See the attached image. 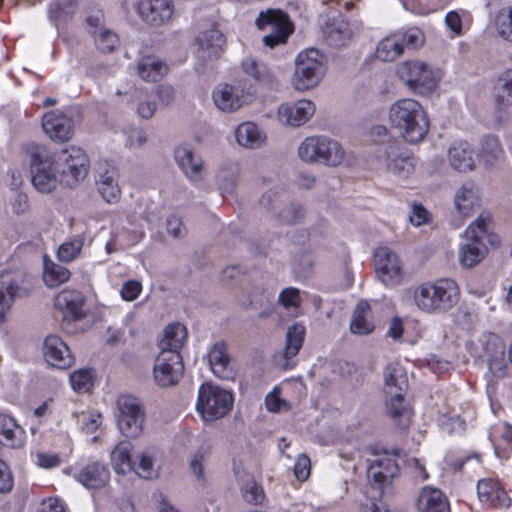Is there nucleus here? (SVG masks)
<instances>
[{
  "label": "nucleus",
  "instance_id": "c03bdc74",
  "mask_svg": "<svg viewBox=\"0 0 512 512\" xmlns=\"http://www.w3.org/2000/svg\"><path fill=\"white\" fill-rule=\"evenodd\" d=\"M390 401L387 403V412L393 418L397 425L406 427L410 421V410L404 405V394L397 392L395 395H389Z\"/></svg>",
  "mask_w": 512,
  "mask_h": 512
},
{
  "label": "nucleus",
  "instance_id": "412c9836",
  "mask_svg": "<svg viewBox=\"0 0 512 512\" xmlns=\"http://www.w3.org/2000/svg\"><path fill=\"white\" fill-rule=\"evenodd\" d=\"M207 359L213 374L223 380H232L235 377L233 359L228 352L225 341L214 343L208 353Z\"/></svg>",
  "mask_w": 512,
  "mask_h": 512
},
{
  "label": "nucleus",
  "instance_id": "f704fd0d",
  "mask_svg": "<svg viewBox=\"0 0 512 512\" xmlns=\"http://www.w3.org/2000/svg\"><path fill=\"white\" fill-rule=\"evenodd\" d=\"M236 139L239 145L256 149L261 147L266 141V135L259 127L252 122L240 124L236 129Z\"/></svg>",
  "mask_w": 512,
  "mask_h": 512
},
{
  "label": "nucleus",
  "instance_id": "bf43d9fd",
  "mask_svg": "<svg viewBox=\"0 0 512 512\" xmlns=\"http://www.w3.org/2000/svg\"><path fill=\"white\" fill-rule=\"evenodd\" d=\"M70 382L74 390H88L92 385V375L89 370H78L70 375Z\"/></svg>",
  "mask_w": 512,
  "mask_h": 512
},
{
  "label": "nucleus",
  "instance_id": "774afa93",
  "mask_svg": "<svg viewBox=\"0 0 512 512\" xmlns=\"http://www.w3.org/2000/svg\"><path fill=\"white\" fill-rule=\"evenodd\" d=\"M207 455L208 449L205 447H200L190 461V467L192 469V472L195 474L197 478L202 477L203 461L207 457Z\"/></svg>",
  "mask_w": 512,
  "mask_h": 512
},
{
  "label": "nucleus",
  "instance_id": "69168bd1",
  "mask_svg": "<svg viewBox=\"0 0 512 512\" xmlns=\"http://www.w3.org/2000/svg\"><path fill=\"white\" fill-rule=\"evenodd\" d=\"M142 290L141 283L135 280L125 282L121 288L120 294L125 301L135 300Z\"/></svg>",
  "mask_w": 512,
  "mask_h": 512
},
{
  "label": "nucleus",
  "instance_id": "de8ad7c7",
  "mask_svg": "<svg viewBox=\"0 0 512 512\" xmlns=\"http://www.w3.org/2000/svg\"><path fill=\"white\" fill-rule=\"evenodd\" d=\"M239 169L236 164L222 166L217 173V183L222 193L232 194L237 186Z\"/></svg>",
  "mask_w": 512,
  "mask_h": 512
},
{
  "label": "nucleus",
  "instance_id": "8fccbe9b",
  "mask_svg": "<svg viewBox=\"0 0 512 512\" xmlns=\"http://www.w3.org/2000/svg\"><path fill=\"white\" fill-rule=\"evenodd\" d=\"M70 271L56 263L45 264L43 281L48 287H57L70 278Z\"/></svg>",
  "mask_w": 512,
  "mask_h": 512
},
{
  "label": "nucleus",
  "instance_id": "4d7b16f0",
  "mask_svg": "<svg viewBox=\"0 0 512 512\" xmlns=\"http://www.w3.org/2000/svg\"><path fill=\"white\" fill-rule=\"evenodd\" d=\"M328 36L335 40L339 45H344L350 37L348 24L343 20L335 21L328 29Z\"/></svg>",
  "mask_w": 512,
  "mask_h": 512
},
{
  "label": "nucleus",
  "instance_id": "2eb2a0df",
  "mask_svg": "<svg viewBox=\"0 0 512 512\" xmlns=\"http://www.w3.org/2000/svg\"><path fill=\"white\" fill-rule=\"evenodd\" d=\"M184 374V363L180 353L162 352L155 359L153 376L161 388L176 386Z\"/></svg>",
  "mask_w": 512,
  "mask_h": 512
},
{
  "label": "nucleus",
  "instance_id": "13d9d810",
  "mask_svg": "<svg viewBox=\"0 0 512 512\" xmlns=\"http://www.w3.org/2000/svg\"><path fill=\"white\" fill-rule=\"evenodd\" d=\"M283 194L284 193L281 189H269L263 193L259 200V204L267 211H274L282 201Z\"/></svg>",
  "mask_w": 512,
  "mask_h": 512
},
{
  "label": "nucleus",
  "instance_id": "4be33fe9",
  "mask_svg": "<svg viewBox=\"0 0 512 512\" xmlns=\"http://www.w3.org/2000/svg\"><path fill=\"white\" fill-rule=\"evenodd\" d=\"M197 57L202 61L218 59L226 42L223 33L215 27L203 31L197 37Z\"/></svg>",
  "mask_w": 512,
  "mask_h": 512
},
{
  "label": "nucleus",
  "instance_id": "09e8293b",
  "mask_svg": "<svg viewBox=\"0 0 512 512\" xmlns=\"http://www.w3.org/2000/svg\"><path fill=\"white\" fill-rule=\"evenodd\" d=\"M305 215L303 205L297 201H291L281 211L275 214L276 220L283 225H295L299 223Z\"/></svg>",
  "mask_w": 512,
  "mask_h": 512
},
{
  "label": "nucleus",
  "instance_id": "e2e57ef3",
  "mask_svg": "<svg viewBox=\"0 0 512 512\" xmlns=\"http://www.w3.org/2000/svg\"><path fill=\"white\" fill-rule=\"evenodd\" d=\"M313 266L312 258L309 254H301L297 256L293 262L294 272L299 277H306Z\"/></svg>",
  "mask_w": 512,
  "mask_h": 512
},
{
  "label": "nucleus",
  "instance_id": "3c124183",
  "mask_svg": "<svg viewBox=\"0 0 512 512\" xmlns=\"http://www.w3.org/2000/svg\"><path fill=\"white\" fill-rule=\"evenodd\" d=\"M153 456L154 451L152 449H146L142 451L138 456V462H135V471L140 477L144 479H152L157 476V471L153 468Z\"/></svg>",
  "mask_w": 512,
  "mask_h": 512
},
{
  "label": "nucleus",
  "instance_id": "5fc2aeb1",
  "mask_svg": "<svg viewBox=\"0 0 512 512\" xmlns=\"http://www.w3.org/2000/svg\"><path fill=\"white\" fill-rule=\"evenodd\" d=\"M477 494L482 502L493 501V496L495 495L498 499L500 498V494H503L497 488V483H495L491 479H482L478 481L477 484Z\"/></svg>",
  "mask_w": 512,
  "mask_h": 512
},
{
  "label": "nucleus",
  "instance_id": "39448f33",
  "mask_svg": "<svg viewBox=\"0 0 512 512\" xmlns=\"http://www.w3.org/2000/svg\"><path fill=\"white\" fill-rule=\"evenodd\" d=\"M31 182L41 193L52 192L58 183L59 174L54 154L45 146L37 145L29 152Z\"/></svg>",
  "mask_w": 512,
  "mask_h": 512
},
{
  "label": "nucleus",
  "instance_id": "ddd939ff",
  "mask_svg": "<svg viewBox=\"0 0 512 512\" xmlns=\"http://www.w3.org/2000/svg\"><path fill=\"white\" fill-rule=\"evenodd\" d=\"M397 75L411 90L419 95H428L437 86L431 69L418 60H408L397 67Z\"/></svg>",
  "mask_w": 512,
  "mask_h": 512
},
{
  "label": "nucleus",
  "instance_id": "49530a36",
  "mask_svg": "<svg viewBox=\"0 0 512 512\" xmlns=\"http://www.w3.org/2000/svg\"><path fill=\"white\" fill-rule=\"evenodd\" d=\"M166 72V64L153 58H145L138 64V74L149 82L158 81Z\"/></svg>",
  "mask_w": 512,
  "mask_h": 512
},
{
  "label": "nucleus",
  "instance_id": "a211bd4d",
  "mask_svg": "<svg viewBox=\"0 0 512 512\" xmlns=\"http://www.w3.org/2000/svg\"><path fill=\"white\" fill-rule=\"evenodd\" d=\"M43 355L49 365L62 370L70 368L75 361L67 344L54 334L45 338Z\"/></svg>",
  "mask_w": 512,
  "mask_h": 512
},
{
  "label": "nucleus",
  "instance_id": "c756f323",
  "mask_svg": "<svg viewBox=\"0 0 512 512\" xmlns=\"http://www.w3.org/2000/svg\"><path fill=\"white\" fill-rule=\"evenodd\" d=\"M448 159L451 167L460 172L474 169L473 150L466 141L455 142L449 149Z\"/></svg>",
  "mask_w": 512,
  "mask_h": 512
},
{
  "label": "nucleus",
  "instance_id": "1a4fd4ad",
  "mask_svg": "<svg viewBox=\"0 0 512 512\" xmlns=\"http://www.w3.org/2000/svg\"><path fill=\"white\" fill-rule=\"evenodd\" d=\"M117 425L127 438H137L143 431L144 407L140 399L132 395H120L116 400Z\"/></svg>",
  "mask_w": 512,
  "mask_h": 512
},
{
  "label": "nucleus",
  "instance_id": "37998d69",
  "mask_svg": "<svg viewBox=\"0 0 512 512\" xmlns=\"http://www.w3.org/2000/svg\"><path fill=\"white\" fill-rule=\"evenodd\" d=\"M242 67L246 74L252 76L258 82L265 85L274 83L275 77L265 63L258 62L254 58H246L242 62Z\"/></svg>",
  "mask_w": 512,
  "mask_h": 512
},
{
  "label": "nucleus",
  "instance_id": "9b49d317",
  "mask_svg": "<svg viewBox=\"0 0 512 512\" xmlns=\"http://www.w3.org/2000/svg\"><path fill=\"white\" fill-rule=\"evenodd\" d=\"M255 24L260 30L269 31L263 37V42L270 48L285 43L294 30L288 15L281 10L268 9L261 11Z\"/></svg>",
  "mask_w": 512,
  "mask_h": 512
},
{
  "label": "nucleus",
  "instance_id": "aec40b11",
  "mask_svg": "<svg viewBox=\"0 0 512 512\" xmlns=\"http://www.w3.org/2000/svg\"><path fill=\"white\" fill-rule=\"evenodd\" d=\"M505 349V342L500 336L491 333L485 337L484 351L487 355L488 368L492 375L499 379L507 376Z\"/></svg>",
  "mask_w": 512,
  "mask_h": 512
},
{
  "label": "nucleus",
  "instance_id": "6e6552de",
  "mask_svg": "<svg viewBox=\"0 0 512 512\" xmlns=\"http://www.w3.org/2000/svg\"><path fill=\"white\" fill-rule=\"evenodd\" d=\"M376 158L381 167L398 177L406 178L415 168L413 158L399 140L383 141L377 148Z\"/></svg>",
  "mask_w": 512,
  "mask_h": 512
},
{
  "label": "nucleus",
  "instance_id": "c85d7f7f",
  "mask_svg": "<svg viewBox=\"0 0 512 512\" xmlns=\"http://www.w3.org/2000/svg\"><path fill=\"white\" fill-rule=\"evenodd\" d=\"M174 157L180 169L189 179L199 181L202 178L203 162L190 149L179 146L175 149Z\"/></svg>",
  "mask_w": 512,
  "mask_h": 512
},
{
  "label": "nucleus",
  "instance_id": "2f4dec72",
  "mask_svg": "<svg viewBox=\"0 0 512 512\" xmlns=\"http://www.w3.org/2000/svg\"><path fill=\"white\" fill-rule=\"evenodd\" d=\"M187 339L186 327L180 323L168 325L164 330V337L159 343L162 352L180 353Z\"/></svg>",
  "mask_w": 512,
  "mask_h": 512
},
{
  "label": "nucleus",
  "instance_id": "338daca9",
  "mask_svg": "<svg viewBox=\"0 0 512 512\" xmlns=\"http://www.w3.org/2000/svg\"><path fill=\"white\" fill-rule=\"evenodd\" d=\"M13 483V476L8 465L0 459V492H10L13 488Z\"/></svg>",
  "mask_w": 512,
  "mask_h": 512
},
{
  "label": "nucleus",
  "instance_id": "dca6fc26",
  "mask_svg": "<svg viewBox=\"0 0 512 512\" xmlns=\"http://www.w3.org/2000/svg\"><path fill=\"white\" fill-rule=\"evenodd\" d=\"M374 263L377 277L383 284L393 286L401 282V262L389 248H378L374 253Z\"/></svg>",
  "mask_w": 512,
  "mask_h": 512
},
{
  "label": "nucleus",
  "instance_id": "a878e982",
  "mask_svg": "<svg viewBox=\"0 0 512 512\" xmlns=\"http://www.w3.org/2000/svg\"><path fill=\"white\" fill-rule=\"evenodd\" d=\"M76 478L88 489H101L108 484L110 472L105 464L92 462L84 466Z\"/></svg>",
  "mask_w": 512,
  "mask_h": 512
},
{
  "label": "nucleus",
  "instance_id": "423d86ee",
  "mask_svg": "<svg viewBox=\"0 0 512 512\" xmlns=\"http://www.w3.org/2000/svg\"><path fill=\"white\" fill-rule=\"evenodd\" d=\"M325 74L324 56L311 48L301 52L295 62L292 84L295 89L305 91L316 87Z\"/></svg>",
  "mask_w": 512,
  "mask_h": 512
},
{
  "label": "nucleus",
  "instance_id": "79ce46f5",
  "mask_svg": "<svg viewBox=\"0 0 512 512\" xmlns=\"http://www.w3.org/2000/svg\"><path fill=\"white\" fill-rule=\"evenodd\" d=\"M403 53L402 46L396 34L390 35L378 43L376 57L383 62H391Z\"/></svg>",
  "mask_w": 512,
  "mask_h": 512
},
{
  "label": "nucleus",
  "instance_id": "4468645a",
  "mask_svg": "<svg viewBox=\"0 0 512 512\" xmlns=\"http://www.w3.org/2000/svg\"><path fill=\"white\" fill-rule=\"evenodd\" d=\"M30 291L31 284L24 273L8 272L0 276V324L5 322L15 300L27 297Z\"/></svg>",
  "mask_w": 512,
  "mask_h": 512
},
{
  "label": "nucleus",
  "instance_id": "f257e3e1",
  "mask_svg": "<svg viewBox=\"0 0 512 512\" xmlns=\"http://www.w3.org/2000/svg\"><path fill=\"white\" fill-rule=\"evenodd\" d=\"M389 121L399 135L410 143L422 141L429 131V118L422 105L410 98L396 101L389 108Z\"/></svg>",
  "mask_w": 512,
  "mask_h": 512
},
{
  "label": "nucleus",
  "instance_id": "72a5a7b5",
  "mask_svg": "<svg viewBox=\"0 0 512 512\" xmlns=\"http://www.w3.org/2000/svg\"><path fill=\"white\" fill-rule=\"evenodd\" d=\"M96 182L99 193L108 203L117 201L121 191L118 186L117 172L114 168H105L103 172L99 173Z\"/></svg>",
  "mask_w": 512,
  "mask_h": 512
},
{
  "label": "nucleus",
  "instance_id": "7c9ffc66",
  "mask_svg": "<svg viewBox=\"0 0 512 512\" xmlns=\"http://www.w3.org/2000/svg\"><path fill=\"white\" fill-rule=\"evenodd\" d=\"M496 90L498 91L495 96L496 118L501 119V113L512 105V68L507 69L498 77L496 82Z\"/></svg>",
  "mask_w": 512,
  "mask_h": 512
},
{
  "label": "nucleus",
  "instance_id": "0eeeda50",
  "mask_svg": "<svg viewBox=\"0 0 512 512\" xmlns=\"http://www.w3.org/2000/svg\"><path fill=\"white\" fill-rule=\"evenodd\" d=\"M233 401V395L229 391L205 383L199 388L196 408L205 421H214L231 410Z\"/></svg>",
  "mask_w": 512,
  "mask_h": 512
},
{
  "label": "nucleus",
  "instance_id": "ea45409f",
  "mask_svg": "<svg viewBox=\"0 0 512 512\" xmlns=\"http://www.w3.org/2000/svg\"><path fill=\"white\" fill-rule=\"evenodd\" d=\"M23 433L22 428L12 417L0 414V436L4 438V440H0L1 443L6 446L16 447L20 444Z\"/></svg>",
  "mask_w": 512,
  "mask_h": 512
},
{
  "label": "nucleus",
  "instance_id": "052dcab7",
  "mask_svg": "<svg viewBox=\"0 0 512 512\" xmlns=\"http://www.w3.org/2000/svg\"><path fill=\"white\" fill-rule=\"evenodd\" d=\"M243 498L251 504H258L264 497L263 490L256 483H248L242 488Z\"/></svg>",
  "mask_w": 512,
  "mask_h": 512
},
{
  "label": "nucleus",
  "instance_id": "603ef678",
  "mask_svg": "<svg viewBox=\"0 0 512 512\" xmlns=\"http://www.w3.org/2000/svg\"><path fill=\"white\" fill-rule=\"evenodd\" d=\"M404 50V47L416 49L424 43V35L418 28H410L403 33L396 34Z\"/></svg>",
  "mask_w": 512,
  "mask_h": 512
},
{
  "label": "nucleus",
  "instance_id": "680f3d73",
  "mask_svg": "<svg viewBox=\"0 0 512 512\" xmlns=\"http://www.w3.org/2000/svg\"><path fill=\"white\" fill-rule=\"evenodd\" d=\"M311 462L307 455H300L294 465V475L299 481H305L310 475Z\"/></svg>",
  "mask_w": 512,
  "mask_h": 512
},
{
  "label": "nucleus",
  "instance_id": "58836bf2",
  "mask_svg": "<svg viewBox=\"0 0 512 512\" xmlns=\"http://www.w3.org/2000/svg\"><path fill=\"white\" fill-rule=\"evenodd\" d=\"M384 380L387 395H395L398 391L404 394L408 386L406 373L399 366H387L384 372Z\"/></svg>",
  "mask_w": 512,
  "mask_h": 512
},
{
  "label": "nucleus",
  "instance_id": "cd10ccee",
  "mask_svg": "<svg viewBox=\"0 0 512 512\" xmlns=\"http://www.w3.org/2000/svg\"><path fill=\"white\" fill-rule=\"evenodd\" d=\"M306 329L302 324L296 323L288 328L286 332V343L283 351L284 362L279 364L283 370L293 368V363L290 360L295 357L304 342Z\"/></svg>",
  "mask_w": 512,
  "mask_h": 512
},
{
  "label": "nucleus",
  "instance_id": "b1692460",
  "mask_svg": "<svg viewBox=\"0 0 512 512\" xmlns=\"http://www.w3.org/2000/svg\"><path fill=\"white\" fill-rule=\"evenodd\" d=\"M315 112L314 104L309 100H300L293 104H282L278 108L279 120L292 127L306 123Z\"/></svg>",
  "mask_w": 512,
  "mask_h": 512
},
{
  "label": "nucleus",
  "instance_id": "6ab92c4d",
  "mask_svg": "<svg viewBox=\"0 0 512 512\" xmlns=\"http://www.w3.org/2000/svg\"><path fill=\"white\" fill-rule=\"evenodd\" d=\"M42 127L52 140L66 142L73 135L74 120L58 110L50 111L44 114Z\"/></svg>",
  "mask_w": 512,
  "mask_h": 512
},
{
  "label": "nucleus",
  "instance_id": "c9c22d12",
  "mask_svg": "<svg viewBox=\"0 0 512 512\" xmlns=\"http://www.w3.org/2000/svg\"><path fill=\"white\" fill-rule=\"evenodd\" d=\"M479 204V194L476 184L472 181L465 182L455 194V206L457 210L467 215L471 209Z\"/></svg>",
  "mask_w": 512,
  "mask_h": 512
},
{
  "label": "nucleus",
  "instance_id": "0e129e2a",
  "mask_svg": "<svg viewBox=\"0 0 512 512\" xmlns=\"http://www.w3.org/2000/svg\"><path fill=\"white\" fill-rule=\"evenodd\" d=\"M280 303L286 307H297L300 304L299 290L296 288H285L279 295Z\"/></svg>",
  "mask_w": 512,
  "mask_h": 512
},
{
  "label": "nucleus",
  "instance_id": "864d4df0",
  "mask_svg": "<svg viewBox=\"0 0 512 512\" xmlns=\"http://www.w3.org/2000/svg\"><path fill=\"white\" fill-rule=\"evenodd\" d=\"M83 241L75 238L70 242L63 243L58 249V258L62 262H71L80 253Z\"/></svg>",
  "mask_w": 512,
  "mask_h": 512
},
{
  "label": "nucleus",
  "instance_id": "f8f14e48",
  "mask_svg": "<svg viewBox=\"0 0 512 512\" xmlns=\"http://www.w3.org/2000/svg\"><path fill=\"white\" fill-rule=\"evenodd\" d=\"M487 237V221L483 217L477 218L465 231L467 242L459 251V259L464 267L471 268L478 264L487 253L484 240Z\"/></svg>",
  "mask_w": 512,
  "mask_h": 512
},
{
  "label": "nucleus",
  "instance_id": "9d476101",
  "mask_svg": "<svg viewBox=\"0 0 512 512\" xmlns=\"http://www.w3.org/2000/svg\"><path fill=\"white\" fill-rule=\"evenodd\" d=\"M54 157L60 175L59 181L66 186L74 187L87 176L89 160L81 148L64 149L60 153L54 154Z\"/></svg>",
  "mask_w": 512,
  "mask_h": 512
},
{
  "label": "nucleus",
  "instance_id": "393cba45",
  "mask_svg": "<svg viewBox=\"0 0 512 512\" xmlns=\"http://www.w3.org/2000/svg\"><path fill=\"white\" fill-rule=\"evenodd\" d=\"M78 9V0H52L47 6V17L49 22L59 31L73 20Z\"/></svg>",
  "mask_w": 512,
  "mask_h": 512
},
{
  "label": "nucleus",
  "instance_id": "bb28decb",
  "mask_svg": "<svg viewBox=\"0 0 512 512\" xmlns=\"http://www.w3.org/2000/svg\"><path fill=\"white\" fill-rule=\"evenodd\" d=\"M215 105L223 112H234L244 103L243 92L229 84H220L213 91Z\"/></svg>",
  "mask_w": 512,
  "mask_h": 512
},
{
  "label": "nucleus",
  "instance_id": "e433bc0d",
  "mask_svg": "<svg viewBox=\"0 0 512 512\" xmlns=\"http://www.w3.org/2000/svg\"><path fill=\"white\" fill-rule=\"evenodd\" d=\"M131 450L132 444L129 441H121L112 451L111 460L117 474L125 475L135 468Z\"/></svg>",
  "mask_w": 512,
  "mask_h": 512
},
{
  "label": "nucleus",
  "instance_id": "473e14b6",
  "mask_svg": "<svg viewBox=\"0 0 512 512\" xmlns=\"http://www.w3.org/2000/svg\"><path fill=\"white\" fill-rule=\"evenodd\" d=\"M418 508L421 512H450L449 503L438 489L425 488L418 499Z\"/></svg>",
  "mask_w": 512,
  "mask_h": 512
},
{
  "label": "nucleus",
  "instance_id": "7ed1b4c3",
  "mask_svg": "<svg viewBox=\"0 0 512 512\" xmlns=\"http://www.w3.org/2000/svg\"><path fill=\"white\" fill-rule=\"evenodd\" d=\"M376 459L370 460L367 469V478L371 488L375 490L374 498H382L386 493H392L391 485L393 480L399 476V463L391 456L400 458L404 454L402 449H393L391 453L383 450L382 453L374 451Z\"/></svg>",
  "mask_w": 512,
  "mask_h": 512
},
{
  "label": "nucleus",
  "instance_id": "20e7f679",
  "mask_svg": "<svg viewBox=\"0 0 512 512\" xmlns=\"http://www.w3.org/2000/svg\"><path fill=\"white\" fill-rule=\"evenodd\" d=\"M298 155L306 163H320L336 167L344 159L342 146L327 136H311L305 138L298 148Z\"/></svg>",
  "mask_w": 512,
  "mask_h": 512
},
{
  "label": "nucleus",
  "instance_id": "a18cd8bd",
  "mask_svg": "<svg viewBox=\"0 0 512 512\" xmlns=\"http://www.w3.org/2000/svg\"><path fill=\"white\" fill-rule=\"evenodd\" d=\"M369 309L370 306L366 301H360L357 304L350 322V330L352 333L366 335L372 332L373 325L365 318V315Z\"/></svg>",
  "mask_w": 512,
  "mask_h": 512
},
{
  "label": "nucleus",
  "instance_id": "4c0bfd02",
  "mask_svg": "<svg viewBox=\"0 0 512 512\" xmlns=\"http://www.w3.org/2000/svg\"><path fill=\"white\" fill-rule=\"evenodd\" d=\"M87 24L93 28V30H90V33L94 37L95 44L97 48L103 52V53H111L115 50L117 44H118V37L117 35L107 29H99L97 28V25L95 22L98 21L97 18H94L92 16L87 18Z\"/></svg>",
  "mask_w": 512,
  "mask_h": 512
},
{
  "label": "nucleus",
  "instance_id": "f03ea898",
  "mask_svg": "<svg viewBox=\"0 0 512 512\" xmlns=\"http://www.w3.org/2000/svg\"><path fill=\"white\" fill-rule=\"evenodd\" d=\"M459 288L451 279H440L434 283H422L413 293L416 306L425 313L442 314L458 302Z\"/></svg>",
  "mask_w": 512,
  "mask_h": 512
},
{
  "label": "nucleus",
  "instance_id": "f3484780",
  "mask_svg": "<svg viewBox=\"0 0 512 512\" xmlns=\"http://www.w3.org/2000/svg\"><path fill=\"white\" fill-rule=\"evenodd\" d=\"M137 10L147 25L160 27L171 20L174 7L171 0H141Z\"/></svg>",
  "mask_w": 512,
  "mask_h": 512
},
{
  "label": "nucleus",
  "instance_id": "6e6d98bb",
  "mask_svg": "<svg viewBox=\"0 0 512 512\" xmlns=\"http://www.w3.org/2000/svg\"><path fill=\"white\" fill-rule=\"evenodd\" d=\"M496 29L503 39L512 42V8L508 13L500 12L497 15Z\"/></svg>",
  "mask_w": 512,
  "mask_h": 512
},
{
  "label": "nucleus",
  "instance_id": "a19ab883",
  "mask_svg": "<svg viewBox=\"0 0 512 512\" xmlns=\"http://www.w3.org/2000/svg\"><path fill=\"white\" fill-rule=\"evenodd\" d=\"M503 154L500 141L497 137L486 135L481 139L479 158L486 166H494Z\"/></svg>",
  "mask_w": 512,
  "mask_h": 512
},
{
  "label": "nucleus",
  "instance_id": "5701e85b",
  "mask_svg": "<svg viewBox=\"0 0 512 512\" xmlns=\"http://www.w3.org/2000/svg\"><path fill=\"white\" fill-rule=\"evenodd\" d=\"M84 303L85 298L80 291L65 289L57 294L55 307L66 312L62 320L63 328H65V323L69 322L68 316H71L73 320H81L85 317L82 309Z\"/></svg>",
  "mask_w": 512,
  "mask_h": 512
}]
</instances>
